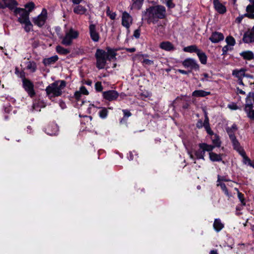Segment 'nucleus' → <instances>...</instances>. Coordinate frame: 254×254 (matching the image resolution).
<instances>
[{
  "label": "nucleus",
  "mask_w": 254,
  "mask_h": 254,
  "mask_svg": "<svg viewBox=\"0 0 254 254\" xmlns=\"http://www.w3.org/2000/svg\"><path fill=\"white\" fill-rule=\"evenodd\" d=\"M89 33L91 39L95 42L99 41L100 37L99 34L97 32L96 28V25L93 24H91L89 25Z\"/></svg>",
  "instance_id": "16"
},
{
  "label": "nucleus",
  "mask_w": 254,
  "mask_h": 254,
  "mask_svg": "<svg viewBox=\"0 0 254 254\" xmlns=\"http://www.w3.org/2000/svg\"><path fill=\"white\" fill-rule=\"evenodd\" d=\"M230 46H231L227 45L223 47V48H222L223 55L226 54L228 51L231 50Z\"/></svg>",
  "instance_id": "55"
},
{
  "label": "nucleus",
  "mask_w": 254,
  "mask_h": 254,
  "mask_svg": "<svg viewBox=\"0 0 254 254\" xmlns=\"http://www.w3.org/2000/svg\"><path fill=\"white\" fill-rule=\"evenodd\" d=\"M15 14H19L20 17L18 19V21L21 23L28 22L29 20V14L26 10L21 8H16L14 11Z\"/></svg>",
  "instance_id": "7"
},
{
  "label": "nucleus",
  "mask_w": 254,
  "mask_h": 254,
  "mask_svg": "<svg viewBox=\"0 0 254 254\" xmlns=\"http://www.w3.org/2000/svg\"><path fill=\"white\" fill-rule=\"evenodd\" d=\"M213 228L214 230L218 232L224 228V224L221 222L220 219H215L213 223Z\"/></svg>",
  "instance_id": "26"
},
{
  "label": "nucleus",
  "mask_w": 254,
  "mask_h": 254,
  "mask_svg": "<svg viewBox=\"0 0 254 254\" xmlns=\"http://www.w3.org/2000/svg\"><path fill=\"white\" fill-rule=\"evenodd\" d=\"M237 130V127L236 124H233L231 127L228 128L227 129V132L230 137V134H232V135L234 134V132Z\"/></svg>",
  "instance_id": "43"
},
{
  "label": "nucleus",
  "mask_w": 254,
  "mask_h": 254,
  "mask_svg": "<svg viewBox=\"0 0 254 254\" xmlns=\"http://www.w3.org/2000/svg\"><path fill=\"white\" fill-rule=\"evenodd\" d=\"M222 181L223 182H229L230 181V180L227 179L224 176H221L220 175L217 176V183L221 182Z\"/></svg>",
  "instance_id": "52"
},
{
  "label": "nucleus",
  "mask_w": 254,
  "mask_h": 254,
  "mask_svg": "<svg viewBox=\"0 0 254 254\" xmlns=\"http://www.w3.org/2000/svg\"><path fill=\"white\" fill-rule=\"evenodd\" d=\"M199 149L195 152V155L198 159L204 160V156L206 151L210 152L214 148V146L209 145L205 143H199Z\"/></svg>",
  "instance_id": "6"
},
{
  "label": "nucleus",
  "mask_w": 254,
  "mask_h": 254,
  "mask_svg": "<svg viewBox=\"0 0 254 254\" xmlns=\"http://www.w3.org/2000/svg\"><path fill=\"white\" fill-rule=\"evenodd\" d=\"M213 5L215 9L220 14H223L226 11V7L220 2L219 0H213Z\"/></svg>",
  "instance_id": "21"
},
{
  "label": "nucleus",
  "mask_w": 254,
  "mask_h": 254,
  "mask_svg": "<svg viewBox=\"0 0 254 254\" xmlns=\"http://www.w3.org/2000/svg\"><path fill=\"white\" fill-rule=\"evenodd\" d=\"M226 42L227 43V45L231 46H234L236 44L235 39L231 36L226 37Z\"/></svg>",
  "instance_id": "42"
},
{
  "label": "nucleus",
  "mask_w": 254,
  "mask_h": 254,
  "mask_svg": "<svg viewBox=\"0 0 254 254\" xmlns=\"http://www.w3.org/2000/svg\"><path fill=\"white\" fill-rule=\"evenodd\" d=\"M15 73L16 74L18 77L22 79V80L24 79L25 78V73L23 71H20L17 68H15Z\"/></svg>",
  "instance_id": "47"
},
{
  "label": "nucleus",
  "mask_w": 254,
  "mask_h": 254,
  "mask_svg": "<svg viewBox=\"0 0 254 254\" xmlns=\"http://www.w3.org/2000/svg\"><path fill=\"white\" fill-rule=\"evenodd\" d=\"M104 98L109 101L116 100L119 97V93L116 90H108L103 92Z\"/></svg>",
  "instance_id": "12"
},
{
  "label": "nucleus",
  "mask_w": 254,
  "mask_h": 254,
  "mask_svg": "<svg viewBox=\"0 0 254 254\" xmlns=\"http://www.w3.org/2000/svg\"><path fill=\"white\" fill-rule=\"evenodd\" d=\"M166 11L165 7L161 5L150 6L142 12V19L146 21L147 23L156 24L159 19L165 18Z\"/></svg>",
  "instance_id": "1"
},
{
  "label": "nucleus",
  "mask_w": 254,
  "mask_h": 254,
  "mask_svg": "<svg viewBox=\"0 0 254 254\" xmlns=\"http://www.w3.org/2000/svg\"><path fill=\"white\" fill-rule=\"evenodd\" d=\"M233 145V147L234 149L237 151L239 154L240 153H243L244 149L240 145V143L239 141L236 138V137L235 135H232L231 133L230 134L229 137Z\"/></svg>",
  "instance_id": "13"
},
{
  "label": "nucleus",
  "mask_w": 254,
  "mask_h": 254,
  "mask_svg": "<svg viewBox=\"0 0 254 254\" xmlns=\"http://www.w3.org/2000/svg\"><path fill=\"white\" fill-rule=\"evenodd\" d=\"M239 154L242 156L243 158V163L249 165L251 162V161L250 159L246 155L245 151H244V153H240Z\"/></svg>",
  "instance_id": "40"
},
{
  "label": "nucleus",
  "mask_w": 254,
  "mask_h": 254,
  "mask_svg": "<svg viewBox=\"0 0 254 254\" xmlns=\"http://www.w3.org/2000/svg\"><path fill=\"white\" fill-rule=\"evenodd\" d=\"M196 126L198 128H201L203 126V123H202V121L199 120L197 122Z\"/></svg>",
  "instance_id": "60"
},
{
  "label": "nucleus",
  "mask_w": 254,
  "mask_h": 254,
  "mask_svg": "<svg viewBox=\"0 0 254 254\" xmlns=\"http://www.w3.org/2000/svg\"><path fill=\"white\" fill-rule=\"evenodd\" d=\"M166 4H167V5L169 8H173L175 6V5L173 3L171 0H169L168 1H167Z\"/></svg>",
  "instance_id": "59"
},
{
  "label": "nucleus",
  "mask_w": 254,
  "mask_h": 254,
  "mask_svg": "<svg viewBox=\"0 0 254 254\" xmlns=\"http://www.w3.org/2000/svg\"><path fill=\"white\" fill-rule=\"evenodd\" d=\"M247 13L254 14V5L249 4L246 7Z\"/></svg>",
  "instance_id": "48"
},
{
  "label": "nucleus",
  "mask_w": 254,
  "mask_h": 254,
  "mask_svg": "<svg viewBox=\"0 0 254 254\" xmlns=\"http://www.w3.org/2000/svg\"><path fill=\"white\" fill-rule=\"evenodd\" d=\"M87 9L81 5L77 4L73 8V11L74 13L77 14L82 15L86 14Z\"/></svg>",
  "instance_id": "25"
},
{
  "label": "nucleus",
  "mask_w": 254,
  "mask_h": 254,
  "mask_svg": "<svg viewBox=\"0 0 254 254\" xmlns=\"http://www.w3.org/2000/svg\"><path fill=\"white\" fill-rule=\"evenodd\" d=\"M196 54L200 63L203 64H206L207 63V58L205 53L202 52L201 50H199V52H198Z\"/></svg>",
  "instance_id": "30"
},
{
  "label": "nucleus",
  "mask_w": 254,
  "mask_h": 254,
  "mask_svg": "<svg viewBox=\"0 0 254 254\" xmlns=\"http://www.w3.org/2000/svg\"><path fill=\"white\" fill-rule=\"evenodd\" d=\"M238 197L240 201H241L242 204L243 205H245L246 202H245V199L244 198V194L243 193H242L241 192H240V191H238Z\"/></svg>",
  "instance_id": "49"
},
{
  "label": "nucleus",
  "mask_w": 254,
  "mask_h": 254,
  "mask_svg": "<svg viewBox=\"0 0 254 254\" xmlns=\"http://www.w3.org/2000/svg\"><path fill=\"white\" fill-rule=\"evenodd\" d=\"M209 158L213 162H219L222 160L221 154H218L211 151L209 152Z\"/></svg>",
  "instance_id": "27"
},
{
  "label": "nucleus",
  "mask_w": 254,
  "mask_h": 254,
  "mask_svg": "<svg viewBox=\"0 0 254 254\" xmlns=\"http://www.w3.org/2000/svg\"><path fill=\"white\" fill-rule=\"evenodd\" d=\"M66 86V82L64 80L55 81L49 85L46 88L47 95L49 99L61 96L63 93V90Z\"/></svg>",
  "instance_id": "2"
},
{
  "label": "nucleus",
  "mask_w": 254,
  "mask_h": 254,
  "mask_svg": "<svg viewBox=\"0 0 254 254\" xmlns=\"http://www.w3.org/2000/svg\"><path fill=\"white\" fill-rule=\"evenodd\" d=\"M107 54V60L108 59L109 61H111L116 59V53L114 50L112 49H108Z\"/></svg>",
  "instance_id": "38"
},
{
  "label": "nucleus",
  "mask_w": 254,
  "mask_h": 254,
  "mask_svg": "<svg viewBox=\"0 0 254 254\" xmlns=\"http://www.w3.org/2000/svg\"><path fill=\"white\" fill-rule=\"evenodd\" d=\"M243 40L245 43H250L254 42V32L252 29L245 33Z\"/></svg>",
  "instance_id": "20"
},
{
  "label": "nucleus",
  "mask_w": 254,
  "mask_h": 254,
  "mask_svg": "<svg viewBox=\"0 0 254 254\" xmlns=\"http://www.w3.org/2000/svg\"><path fill=\"white\" fill-rule=\"evenodd\" d=\"M74 97L77 102H81L80 104L81 106L84 104V101L82 100H80L81 97V94L80 92H78V91H76L74 93Z\"/></svg>",
  "instance_id": "45"
},
{
  "label": "nucleus",
  "mask_w": 254,
  "mask_h": 254,
  "mask_svg": "<svg viewBox=\"0 0 254 254\" xmlns=\"http://www.w3.org/2000/svg\"><path fill=\"white\" fill-rule=\"evenodd\" d=\"M132 8L139 9L142 4L143 0H132Z\"/></svg>",
  "instance_id": "36"
},
{
  "label": "nucleus",
  "mask_w": 254,
  "mask_h": 254,
  "mask_svg": "<svg viewBox=\"0 0 254 254\" xmlns=\"http://www.w3.org/2000/svg\"><path fill=\"white\" fill-rule=\"evenodd\" d=\"M95 108L101 109V110L99 112V116L101 118L105 119L107 118L108 113L107 109L106 108L98 107L97 103L96 104H90L89 105L87 109L88 113L91 114L92 112H95V111L93 109Z\"/></svg>",
  "instance_id": "10"
},
{
  "label": "nucleus",
  "mask_w": 254,
  "mask_h": 254,
  "mask_svg": "<svg viewBox=\"0 0 254 254\" xmlns=\"http://www.w3.org/2000/svg\"><path fill=\"white\" fill-rule=\"evenodd\" d=\"M123 113H124V118L121 120V122H122V121H123L124 119H125V118H128L129 117H130V116L131 115V113H130L129 111H128V110H123Z\"/></svg>",
  "instance_id": "53"
},
{
  "label": "nucleus",
  "mask_w": 254,
  "mask_h": 254,
  "mask_svg": "<svg viewBox=\"0 0 254 254\" xmlns=\"http://www.w3.org/2000/svg\"><path fill=\"white\" fill-rule=\"evenodd\" d=\"M127 51L132 53L135 51L136 49L134 48H127L126 49Z\"/></svg>",
  "instance_id": "64"
},
{
  "label": "nucleus",
  "mask_w": 254,
  "mask_h": 254,
  "mask_svg": "<svg viewBox=\"0 0 254 254\" xmlns=\"http://www.w3.org/2000/svg\"><path fill=\"white\" fill-rule=\"evenodd\" d=\"M178 71L179 73H182L183 74H188L189 73V72L187 71H186V70H183V69H178Z\"/></svg>",
  "instance_id": "62"
},
{
  "label": "nucleus",
  "mask_w": 254,
  "mask_h": 254,
  "mask_svg": "<svg viewBox=\"0 0 254 254\" xmlns=\"http://www.w3.org/2000/svg\"><path fill=\"white\" fill-rule=\"evenodd\" d=\"M95 89L98 91L101 92L103 90V86L101 82H97L95 84Z\"/></svg>",
  "instance_id": "50"
},
{
  "label": "nucleus",
  "mask_w": 254,
  "mask_h": 254,
  "mask_svg": "<svg viewBox=\"0 0 254 254\" xmlns=\"http://www.w3.org/2000/svg\"><path fill=\"white\" fill-rule=\"evenodd\" d=\"M95 56L96 59V67L99 69L104 68L107 62V53L104 50L97 49Z\"/></svg>",
  "instance_id": "5"
},
{
  "label": "nucleus",
  "mask_w": 254,
  "mask_h": 254,
  "mask_svg": "<svg viewBox=\"0 0 254 254\" xmlns=\"http://www.w3.org/2000/svg\"><path fill=\"white\" fill-rule=\"evenodd\" d=\"M56 52L61 55H65L70 53V50L63 47L61 46L58 45L56 47Z\"/></svg>",
  "instance_id": "33"
},
{
  "label": "nucleus",
  "mask_w": 254,
  "mask_h": 254,
  "mask_svg": "<svg viewBox=\"0 0 254 254\" xmlns=\"http://www.w3.org/2000/svg\"><path fill=\"white\" fill-rule=\"evenodd\" d=\"M4 3V6L8 8L10 10H15V9L16 7V6L18 5V2L17 1H15V4L12 3L11 0H1Z\"/></svg>",
  "instance_id": "29"
},
{
  "label": "nucleus",
  "mask_w": 254,
  "mask_h": 254,
  "mask_svg": "<svg viewBox=\"0 0 254 254\" xmlns=\"http://www.w3.org/2000/svg\"><path fill=\"white\" fill-rule=\"evenodd\" d=\"M59 59L58 56L55 55L43 59V63L45 66H49L54 64Z\"/></svg>",
  "instance_id": "23"
},
{
  "label": "nucleus",
  "mask_w": 254,
  "mask_h": 254,
  "mask_svg": "<svg viewBox=\"0 0 254 254\" xmlns=\"http://www.w3.org/2000/svg\"><path fill=\"white\" fill-rule=\"evenodd\" d=\"M78 92H80L81 94L83 95H88V91H87V89L85 86H81L80 88L79 91Z\"/></svg>",
  "instance_id": "54"
},
{
  "label": "nucleus",
  "mask_w": 254,
  "mask_h": 254,
  "mask_svg": "<svg viewBox=\"0 0 254 254\" xmlns=\"http://www.w3.org/2000/svg\"><path fill=\"white\" fill-rule=\"evenodd\" d=\"M155 31L157 32L158 34H164L165 32V27L161 24H158L155 26Z\"/></svg>",
  "instance_id": "39"
},
{
  "label": "nucleus",
  "mask_w": 254,
  "mask_h": 254,
  "mask_svg": "<svg viewBox=\"0 0 254 254\" xmlns=\"http://www.w3.org/2000/svg\"><path fill=\"white\" fill-rule=\"evenodd\" d=\"M22 85L24 90L30 97L32 98L35 96V92L34 89V84L30 80L24 79L22 81Z\"/></svg>",
  "instance_id": "8"
},
{
  "label": "nucleus",
  "mask_w": 254,
  "mask_h": 254,
  "mask_svg": "<svg viewBox=\"0 0 254 254\" xmlns=\"http://www.w3.org/2000/svg\"><path fill=\"white\" fill-rule=\"evenodd\" d=\"M183 65L186 68L190 69L198 70L199 66L195 59L187 58L182 63Z\"/></svg>",
  "instance_id": "11"
},
{
  "label": "nucleus",
  "mask_w": 254,
  "mask_h": 254,
  "mask_svg": "<svg viewBox=\"0 0 254 254\" xmlns=\"http://www.w3.org/2000/svg\"><path fill=\"white\" fill-rule=\"evenodd\" d=\"M217 186H220L221 190H223L224 193L228 197H230L232 196V195L229 192L228 189L226 188V186L225 184L222 182L217 183Z\"/></svg>",
  "instance_id": "35"
},
{
  "label": "nucleus",
  "mask_w": 254,
  "mask_h": 254,
  "mask_svg": "<svg viewBox=\"0 0 254 254\" xmlns=\"http://www.w3.org/2000/svg\"><path fill=\"white\" fill-rule=\"evenodd\" d=\"M240 55L246 60H251L254 58V55L251 51H245L240 53Z\"/></svg>",
  "instance_id": "31"
},
{
  "label": "nucleus",
  "mask_w": 254,
  "mask_h": 254,
  "mask_svg": "<svg viewBox=\"0 0 254 254\" xmlns=\"http://www.w3.org/2000/svg\"><path fill=\"white\" fill-rule=\"evenodd\" d=\"M159 47L165 51H171L175 50L174 45L169 41L162 42L160 44Z\"/></svg>",
  "instance_id": "22"
},
{
  "label": "nucleus",
  "mask_w": 254,
  "mask_h": 254,
  "mask_svg": "<svg viewBox=\"0 0 254 254\" xmlns=\"http://www.w3.org/2000/svg\"><path fill=\"white\" fill-rule=\"evenodd\" d=\"M212 143L213 145L212 146L215 147H220L221 145V141L219 137L216 135H214V138L212 139Z\"/></svg>",
  "instance_id": "41"
},
{
  "label": "nucleus",
  "mask_w": 254,
  "mask_h": 254,
  "mask_svg": "<svg viewBox=\"0 0 254 254\" xmlns=\"http://www.w3.org/2000/svg\"><path fill=\"white\" fill-rule=\"evenodd\" d=\"M210 94V92L205 91L203 90H196L192 93V96L195 97H204Z\"/></svg>",
  "instance_id": "24"
},
{
  "label": "nucleus",
  "mask_w": 254,
  "mask_h": 254,
  "mask_svg": "<svg viewBox=\"0 0 254 254\" xmlns=\"http://www.w3.org/2000/svg\"><path fill=\"white\" fill-rule=\"evenodd\" d=\"M224 39V36L223 34L219 32H213L211 34V36L209 38V39L213 43H218V42L223 40Z\"/></svg>",
  "instance_id": "17"
},
{
  "label": "nucleus",
  "mask_w": 254,
  "mask_h": 254,
  "mask_svg": "<svg viewBox=\"0 0 254 254\" xmlns=\"http://www.w3.org/2000/svg\"><path fill=\"white\" fill-rule=\"evenodd\" d=\"M131 16L127 12H124L122 14V24L126 28L128 29L132 23Z\"/></svg>",
  "instance_id": "14"
},
{
  "label": "nucleus",
  "mask_w": 254,
  "mask_h": 254,
  "mask_svg": "<svg viewBox=\"0 0 254 254\" xmlns=\"http://www.w3.org/2000/svg\"><path fill=\"white\" fill-rule=\"evenodd\" d=\"M25 7L27 9V11L29 13L34 8L35 4L33 2H29L25 4Z\"/></svg>",
  "instance_id": "46"
},
{
  "label": "nucleus",
  "mask_w": 254,
  "mask_h": 254,
  "mask_svg": "<svg viewBox=\"0 0 254 254\" xmlns=\"http://www.w3.org/2000/svg\"><path fill=\"white\" fill-rule=\"evenodd\" d=\"M111 19H114L116 18V14L115 13H112L111 14H108Z\"/></svg>",
  "instance_id": "63"
},
{
  "label": "nucleus",
  "mask_w": 254,
  "mask_h": 254,
  "mask_svg": "<svg viewBox=\"0 0 254 254\" xmlns=\"http://www.w3.org/2000/svg\"><path fill=\"white\" fill-rule=\"evenodd\" d=\"M244 17H248L250 19H254V14L250 13H245L243 15H240L236 19V22L240 23Z\"/></svg>",
  "instance_id": "34"
},
{
  "label": "nucleus",
  "mask_w": 254,
  "mask_h": 254,
  "mask_svg": "<svg viewBox=\"0 0 254 254\" xmlns=\"http://www.w3.org/2000/svg\"><path fill=\"white\" fill-rule=\"evenodd\" d=\"M59 105L62 109H64L66 107L65 103L62 100L59 101Z\"/></svg>",
  "instance_id": "58"
},
{
  "label": "nucleus",
  "mask_w": 254,
  "mask_h": 254,
  "mask_svg": "<svg viewBox=\"0 0 254 254\" xmlns=\"http://www.w3.org/2000/svg\"><path fill=\"white\" fill-rule=\"evenodd\" d=\"M245 111L248 117L254 120V93H250L246 98V103L245 107Z\"/></svg>",
  "instance_id": "4"
},
{
  "label": "nucleus",
  "mask_w": 254,
  "mask_h": 254,
  "mask_svg": "<svg viewBox=\"0 0 254 254\" xmlns=\"http://www.w3.org/2000/svg\"><path fill=\"white\" fill-rule=\"evenodd\" d=\"M203 127H204L207 133L209 135H213V132L211 130L210 125L209 123V120H204L203 122Z\"/></svg>",
  "instance_id": "37"
},
{
  "label": "nucleus",
  "mask_w": 254,
  "mask_h": 254,
  "mask_svg": "<svg viewBox=\"0 0 254 254\" xmlns=\"http://www.w3.org/2000/svg\"><path fill=\"white\" fill-rule=\"evenodd\" d=\"M246 70L245 68L236 69L233 70L232 75L238 79H243L244 77H251L250 75L245 73Z\"/></svg>",
  "instance_id": "18"
},
{
  "label": "nucleus",
  "mask_w": 254,
  "mask_h": 254,
  "mask_svg": "<svg viewBox=\"0 0 254 254\" xmlns=\"http://www.w3.org/2000/svg\"><path fill=\"white\" fill-rule=\"evenodd\" d=\"M23 24L25 25L24 29L26 32H28L32 30L33 25L30 22V21H28V22L23 23Z\"/></svg>",
  "instance_id": "44"
},
{
  "label": "nucleus",
  "mask_w": 254,
  "mask_h": 254,
  "mask_svg": "<svg viewBox=\"0 0 254 254\" xmlns=\"http://www.w3.org/2000/svg\"><path fill=\"white\" fill-rule=\"evenodd\" d=\"M47 17V11L44 9L40 15L33 19V22L35 25L41 27L45 24Z\"/></svg>",
  "instance_id": "9"
},
{
  "label": "nucleus",
  "mask_w": 254,
  "mask_h": 254,
  "mask_svg": "<svg viewBox=\"0 0 254 254\" xmlns=\"http://www.w3.org/2000/svg\"><path fill=\"white\" fill-rule=\"evenodd\" d=\"M79 36L78 31L72 27L67 28L64 30V36H61L62 44L66 46H70L72 44L73 40L77 39Z\"/></svg>",
  "instance_id": "3"
},
{
  "label": "nucleus",
  "mask_w": 254,
  "mask_h": 254,
  "mask_svg": "<svg viewBox=\"0 0 254 254\" xmlns=\"http://www.w3.org/2000/svg\"><path fill=\"white\" fill-rule=\"evenodd\" d=\"M148 57V56L146 54H138L135 55L134 59L139 60L143 64H146L148 65L153 64H154V62L153 61L147 59H143L144 57Z\"/></svg>",
  "instance_id": "19"
},
{
  "label": "nucleus",
  "mask_w": 254,
  "mask_h": 254,
  "mask_svg": "<svg viewBox=\"0 0 254 254\" xmlns=\"http://www.w3.org/2000/svg\"><path fill=\"white\" fill-rule=\"evenodd\" d=\"M26 68L29 70L31 72H34L37 69L36 63L33 61H29L26 63Z\"/></svg>",
  "instance_id": "32"
},
{
  "label": "nucleus",
  "mask_w": 254,
  "mask_h": 254,
  "mask_svg": "<svg viewBox=\"0 0 254 254\" xmlns=\"http://www.w3.org/2000/svg\"><path fill=\"white\" fill-rule=\"evenodd\" d=\"M202 75L204 76V78H202L201 79V81H208V78L210 77L209 76L208 74H207L206 73H204L202 74Z\"/></svg>",
  "instance_id": "57"
},
{
  "label": "nucleus",
  "mask_w": 254,
  "mask_h": 254,
  "mask_svg": "<svg viewBox=\"0 0 254 254\" xmlns=\"http://www.w3.org/2000/svg\"><path fill=\"white\" fill-rule=\"evenodd\" d=\"M44 131L47 134L50 135H57L59 131L58 126L56 124H51L45 128Z\"/></svg>",
  "instance_id": "15"
},
{
  "label": "nucleus",
  "mask_w": 254,
  "mask_h": 254,
  "mask_svg": "<svg viewBox=\"0 0 254 254\" xmlns=\"http://www.w3.org/2000/svg\"><path fill=\"white\" fill-rule=\"evenodd\" d=\"M199 50L200 49H199L195 45H192L190 46H189L185 47L183 49V51L185 52H188V53H196V54L198 52H199Z\"/></svg>",
  "instance_id": "28"
},
{
  "label": "nucleus",
  "mask_w": 254,
  "mask_h": 254,
  "mask_svg": "<svg viewBox=\"0 0 254 254\" xmlns=\"http://www.w3.org/2000/svg\"><path fill=\"white\" fill-rule=\"evenodd\" d=\"M237 92L238 94H241L243 95H245L246 94L245 91H244L242 89H240L239 87L237 88Z\"/></svg>",
  "instance_id": "61"
},
{
  "label": "nucleus",
  "mask_w": 254,
  "mask_h": 254,
  "mask_svg": "<svg viewBox=\"0 0 254 254\" xmlns=\"http://www.w3.org/2000/svg\"><path fill=\"white\" fill-rule=\"evenodd\" d=\"M39 103H37L36 101H35L33 104L31 111L33 112L34 110L40 111V109H39Z\"/></svg>",
  "instance_id": "51"
},
{
  "label": "nucleus",
  "mask_w": 254,
  "mask_h": 254,
  "mask_svg": "<svg viewBox=\"0 0 254 254\" xmlns=\"http://www.w3.org/2000/svg\"><path fill=\"white\" fill-rule=\"evenodd\" d=\"M140 31L139 29H136L134 31V33H133V36L135 38H138L140 36Z\"/></svg>",
  "instance_id": "56"
}]
</instances>
